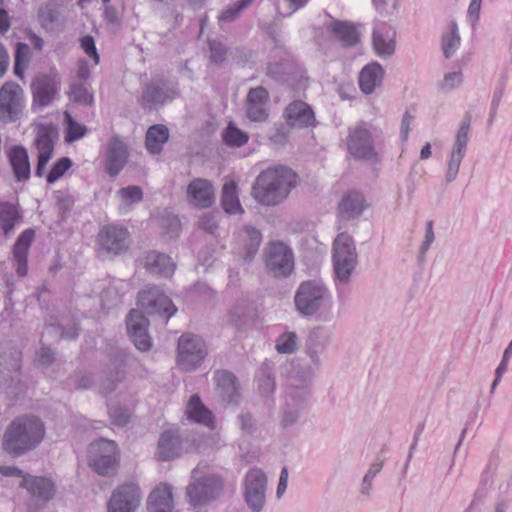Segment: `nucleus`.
<instances>
[{"label":"nucleus","instance_id":"nucleus-57","mask_svg":"<svg viewBox=\"0 0 512 512\" xmlns=\"http://www.w3.org/2000/svg\"><path fill=\"white\" fill-rule=\"evenodd\" d=\"M482 0H471L468 10H467V18L470 21L472 26L477 24L479 19V14L481 10Z\"/></svg>","mask_w":512,"mask_h":512},{"label":"nucleus","instance_id":"nucleus-19","mask_svg":"<svg viewBox=\"0 0 512 512\" xmlns=\"http://www.w3.org/2000/svg\"><path fill=\"white\" fill-rule=\"evenodd\" d=\"M128 160L127 145L118 137H113L107 144L105 152V170L110 176H116Z\"/></svg>","mask_w":512,"mask_h":512},{"label":"nucleus","instance_id":"nucleus-43","mask_svg":"<svg viewBox=\"0 0 512 512\" xmlns=\"http://www.w3.org/2000/svg\"><path fill=\"white\" fill-rule=\"evenodd\" d=\"M356 266V258H335L334 269L337 278L346 282Z\"/></svg>","mask_w":512,"mask_h":512},{"label":"nucleus","instance_id":"nucleus-58","mask_svg":"<svg viewBox=\"0 0 512 512\" xmlns=\"http://www.w3.org/2000/svg\"><path fill=\"white\" fill-rule=\"evenodd\" d=\"M434 239H435V234L433 231V222L428 221L426 223L424 240L420 247V252L422 254L427 253V251H428L429 247L431 246V244L433 243Z\"/></svg>","mask_w":512,"mask_h":512},{"label":"nucleus","instance_id":"nucleus-50","mask_svg":"<svg viewBox=\"0 0 512 512\" xmlns=\"http://www.w3.org/2000/svg\"><path fill=\"white\" fill-rule=\"evenodd\" d=\"M34 239L33 230H25L17 239L14 245V256H26L29 247Z\"/></svg>","mask_w":512,"mask_h":512},{"label":"nucleus","instance_id":"nucleus-11","mask_svg":"<svg viewBox=\"0 0 512 512\" xmlns=\"http://www.w3.org/2000/svg\"><path fill=\"white\" fill-rule=\"evenodd\" d=\"M347 146L350 154L356 158L376 159L371 133L365 123L358 124L350 130Z\"/></svg>","mask_w":512,"mask_h":512},{"label":"nucleus","instance_id":"nucleus-14","mask_svg":"<svg viewBox=\"0 0 512 512\" xmlns=\"http://www.w3.org/2000/svg\"><path fill=\"white\" fill-rule=\"evenodd\" d=\"M324 296L325 289L321 284L311 281L304 282L296 293L295 305L302 314L309 315L316 311Z\"/></svg>","mask_w":512,"mask_h":512},{"label":"nucleus","instance_id":"nucleus-21","mask_svg":"<svg viewBox=\"0 0 512 512\" xmlns=\"http://www.w3.org/2000/svg\"><path fill=\"white\" fill-rule=\"evenodd\" d=\"M269 94L263 87L250 89L246 100L247 117L254 122H262L268 118Z\"/></svg>","mask_w":512,"mask_h":512},{"label":"nucleus","instance_id":"nucleus-61","mask_svg":"<svg viewBox=\"0 0 512 512\" xmlns=\"http://www.w3.org/2000/svg\"><path fill=\"white\" fill-rule=\"evenodd\" d=\"M412 123H413V116L409 112H406L403 115V118L401 121V127H400V133H401L403 140H406L408 138Z\"/></svg>","mask_w":512,"mask_h":512},{"label":"nucleus","instance_id":"nucleus-38","mask_svg":"<svg viewBox=\"0 0 512 512\" xmlns=\"http://www.w3.org/2000/svg\"><path fill=\"white\" fill-rule=\"evenodd\" d=\"M64 124H65V141L72 143L85 136L87 129L84 125L75 121L70 113H64Z\"/></svg>","mask_w":512,"mask_h":512},{"label":"nucleus","instance_id":"nucleus-7","mask_svg":"<svg viewBox=\"0 0 512 512\" xmlns=\"http://www.w3.org/2000/svg\"><path fill=\"white\" fill-rule=\"evenodd\" d=\"M470 140V125L462 122L459 126L454 142L447 154L445 182L451 183L456 180L461 163L467 153V146Z\"/></svg>","mask_w":512,"mask_h":512},{"label":"nucleus","instance_id":"nucleus-24","mask_svg":"<svg viewBox=\"0 0 512 512\" xmlns=\"http://www.w3.org/2000/svg\"><path fill=\"white\" fill-rule=\"evenodd\" d=\"M184 451V442L176 431L167 430L160 436L157 457L161 461H169L179 457Z\"/></svg>","mask_w":512,"mask_h":512},{"label":"nucleus","instance_id":"nucleus-55","mask_svg":"<svg viewBox=\"0 0 512 512\" xmlns=\"http://www.w3.org/2000/svg\"><path fill=\"white\" fill-rule=\"evenodd\" d=\"M309 0H284V2H288V6L283 8L281 4H277L276 8L280 15L282 16H290L298 9L302 8L308 3Z\"/></svg>","mask_w":512,"mask_h":512},{"label":"nucleus","instance_id":"nucleus-18","mask_svg":"<svg viewBox=\"0 0 512 512\" xmlns=\"http://www.w3.org/2000/svg\"><path fill=\"white\" fill-rule=\"evenodd\" d=\"M266 482L265 474L259 469H252L246 475L245 498L255 511H259L264 504Z\"/></svg>","mask_w":512,"mask_h":512},{"label":"nucleus","instance_id":"nucleus-44","mask_svg":"<svg viewBox=\"0 0 512 512\" xmlns=\"http://www.w3.org/2000/svg\"><path fill=\"white\" fill-rule=\"evenodd\" d=\"M463 83V73L461 70L448 72L444 75L439 84V88L444 93H449L459 88Z\"/></svg>","mask_w":512,"mask_h":512},{"label":"nucleus","instance_id":"nucleus-4","mask_svg":"<svg viewBox=\"0 0 512 512\" xmlns=\"http://www.w3.org/2000/svg\"><path fill=\"white\" fill-rule=\"evenodd\" d=\"M1 473L2 487L9 484L8 480L4 481L3 478L14 477L20 487L27 489L32 497L40 501L46 502L54 496V484L48 478L25 476L21 470L10 466L2 467Z\"/></svg>","mask_w":512,"mask_h":512},{"label":"nucleus","instance_id":"nucleus-31","mask_svg":"<svg viewBox=\"0 0 512 512\" xmlns=\"http://www.w3.org/2000/svg\"><path fill=\"white\" fill-rule=\"evenodd\" d=\"M186 414L190 420L196 423L203 424L210 428L214 427V419L211 411L203 405L197 395L190 398L186 406Z\"/></svg>","mask_w":512,"mask_h":512},{"label":"nucleus","instance_id":"nucleus-56","mask_svg":"<svg viewBox=\"0 0 512 512\" xmlns=\"http://www.w3.org/2000/svg\"><path fill=\"white\" fill-rule=\"evenodd\" d=\"M112 423L117 426H124L130 420V415L121 408H110L109 410Z\"/></svg>","mask_w":512,"mask_h":512},{"label":"nucleus","instance_id":"nucleus-54","mask_svg":"<svg viewBox=\"0 0 512 512\" xmlns=\"http://www.w3.org/2000/svg\"><path fill=\"white\" fill-rule=\"evenodd\" d=\"M81 48L83 51L92 58L94 65H97L99 63L100 57L97 52L95 42L92 36L86 35L83 36L80 40Z\"/></svg>","mask_w":512,"mask_h":512},{"label":"nucleus","instance_id":"nucleus-28","mask_svg":"<svg viewBox=\"0 0 512 512\" xmlns=\"http://www.w3.org/2000/svg\"><path fill=\"white\" fill-rule=\"evenodd\" d=\"M7 154L16 180L26 182L31 172L27 150L21 146H14Z\"/></svg>","mask_w":512,"mask_h":512},{"label":"nucleus","instance_id":"nucleus-46","mask_svg":"<svg viewBox=\"0 0 512 512\" xmlns=\"http://www.w3.org/2000/svg\"><path fill=\"white\" fill-rule=\"evenodd\" d=\"M244 238L245 241L248 242L246 244L247 256L254 255L257 252L262 240V235L260 231L251 226H247L244 229Z\"/></svg>","mask_w":512,"mask_h":512},{"label":"nucleus","instance_id":"nucleus-52","mask_svg":"<svg viewBox=\"0 0 512 512\" xmlns=\"http://www.w3.org/2000/svg\"><path fill=\"white\" fill-rule=\"evenodd\" d=\"M296 347V335L292 332L284 333L277 341L276 349L279 353H292Z\"/></svg>","mask_w":512,"mask_h":512},{"label":"nucleus","instance_id":"nucleus-60","mask_svg":"<svg viewBox=\"0 0 512 512\" xmlns=\"http://www.w3.org/2000/svg\"><path fill=\"white\" fill-rule=\"evenodd\" d=\"M199 226L203 230L213 233L217 227V222H216L215 216L212 214L204 215L199 220Z\"/></svg>","mask_w":512,"mask_h":512},{"label":"nucleus","instance_id":"nucleus-23","mask_svg":"<svg viewBox=\"0 0 512 512\" xmlns=\"http://www.w3.org/2000/svg\"><path fill=\"white\" fill-rule=\"evenodd\" d=\"M331 37L345 46H353L359 42L360 31L356 25L347 21L331 20L325 25Z\"/></svg>","mask_w":512,"mask_h":512},{"label":"nucleus","instance_id":"nucleus-62","mask_svg":"<svg viewBox=\"0 0 512 512\" xmlns=\"http://www.w3.org/2000/svg\"><path fill=\"white\" fill-rule=\"evenodd\" d=\"M287 481H288V470L286 467H284L280 474L279 484L277 488V494L278 496H281L286 488H287Z\"/></svg>","mask_w":512,"mask_h":512},{"label":"nucleus","instance_id":"nucleus-40","mask_svg":"<svg viewBox=\"0 0 512 512\" xmlns=\"http://www.w3.org/2000/svg\"><path fill=\"white\" fill-rule=\"evenodd\" d=\"M223 139L225 143L233 147H241L248 142L247 133L237 128L234 124L229 123L223 132Z\"/></svg>","mask_w":512,"mask_h":512},{"label":"nucleus","instance_id":"nucleus-30","mask_svg":"<svg viewBox=\"0 0 512 512\" xmlns=\"http://www.w3.org/2000/svg\"><path fill=\"white\" fill-rule=\"evenodd\" d=\"M176 91L173 88H166L164 85H156L152 83L148 85L142 94V102L147 107H156L163 104L167 100L175 97Z\"/></svg>","mask_w":512,"mask_h":512},{"label":"nucleus","instance_id":"nucleus-1","mask_svg":"<svg viewBox=\"0 0 512 512\" xmlns=\"http://www.w3.org/2000/svg\"><path fill=\"white\" fill-rule=\"evenodd\" d=\"M297 176L285 166L270 167L261 172L252 188L254 199L266 206L283 202L296 186Z\"/></svg>","mask_w":512,"mask_h":512},{"label":"nucleus","instance_id":"nucleus-12","mask_svg":"<svg viewBox=\"0 0 512 512\" xmlns=\"http://www.w3.org/2000/svg\"><path fill=\"white\" fill-rule=\"evenodd\" d=\"M140 491L135 483L119 486L108 502V512H135L140 504Z\"/></svg>","mask_w":512,"mask_h":512},{"label":"nucleus","instance_id":"nucleus-8","mask_svg":"<svg viewBox=\"0 0 512 512\" xmlns=\"http://www.w3.org/2000/svg\"><path fill=\"white\" fill-rule=\"evenodd\" d=\"M206 356L202 339L196 335L183 334L178 341V365L185 371L194 370Z\"/></svg>","mask_w":512,"mask_h":512},{"label":"nucleus","instance_id":"nucleus-41","mask_svg":"<svg viewBox=\"0 0 512 512\" xmlns=\"http://www.w3.org/2000/svg\"><path fill=\"white\" fill-rule=\"evenodd\" d=\"M68 96L71 101L84 105H91L94 101L92 92L83 84L72 83Z\"/></svg>","mask_w":512,"mask_h":512},{"label":"nucleus","instance_id":"nucleus-13","mask_svg":"<svg viewBox=\"0 0 512 512\" xmlns=\"http://www.w3.org/2000/svg\"><path fill=\"white\" fill-rule=\"evenodd\" d=\"M372 45L379 57L389 58L396 49V29L388 22H375L372 33Z\"/></svg>","mask_w":512,"mask_h":512},{"label":"nucleus","instance_id":"nucleus-64","mask_svg":"<svg viewBox=\"0 0 512 512\" xmlns=\"http://www.w3.org/2000/svg\"><path fill=\"white\" fill-rule=\"evenodd\" d=\"M90 76V68L86 61H81L77 69V77L81 80H86Z\"/></svg>","mask_w":512,"mask_h":512},{"label":"nucleus","instance_id":"nucleus-51","mask_svg":"<svg viewBox=\"0 0 512 512\" xmlns=\"http://www.w3.org/2000/svg\"><path fill=\"white\" fill-rule=\"evenodd\" d=\"M254 0H238L235 4L229 6L219 17L220 22L233 21L246 7Z\"/></svg>","mask_w":512,"mask_h":512},{"label":"nucleus","instance_id":"nucleus-10","mask_svg":"<svg viewBox=\"0 0 512 512\" xmlns=\"http://www.w3.org/2000/svg\"><path fill=\"white\" fill-rule=\"evenodd\" d=\"M26 107L22 88L13 82L2 86V121L14 122L20 119Z\"/></svg>","mask_w":512,"mask_h":512},{"label":"nucleus","instance_id":"nucleus-53","mask_svg":"<svg viewBox=\"0 0 512 512\" xmlns=\"http://www.w3.org/2000/svg\"><path fill=\"white\" fill-rule=\"evenodd\" d=\"M289 245L283 241H271L266 249V256H292Z\"/></svg>","mask_w":512,"mask_h":512},{"label":"nucleus","instance_id":"nucleus-35","mask_svg":"<svg viewBox=\"0 0 512 512\" xmlns=\"http://www.w3.org/2000/svg\"><path fill=\"white\" fill-rule=\"evenodd\" d=\"M168 138L169 131L165 126L154 125L146 133V147L153 154L159 153Z\"/></svg>","mask_w":512,"mask_h":512},{"label":"nucleus","instance_id":"nucleus-32","mask_svg":"<svg viewBox=\"0 0 512 512\" xmlns=\"http://www.w3.org/2000/svg\"><path fill=\"white\" fill-rule=\"evenodd\" d=\"M461 45V37L458 25L450 21L446 26L441 39V47L445 58H451Z\"/></svg>","mask_w":512,"mask_h":512},{"label":"nucleus","instance_id":"nucleus-29","mask_svg":"<svg viewBox=\"0 0 512 512\" xmlns=\"http://www.w3.org/2000/svg\"><path fill=\"white\" fill-rule=\"evenodd\" d=\"M366 207L364 196L357 191H351L339 203V212L343 218L352 219L361 215Z\"/></svg>","mask_w":512,"mask_h":512},{"label":"nucleus","instance_id":"nucleus-37","mask_svg":"<svg viewBox=\"0 0 512 512\" xmlns=\"http://www.w3.org/2000/svg\"><path fill=\"white\" fill-rule=\"evenodd\" d=\"M266 268L272 277H286L294 269L293 258H266Z\"/></svg>","mask_w":512,"mask_h":512},{"label":"nucleus","instance_id":"nucleus-27","mask_svg":"<svg viewBox=\"0 0 512 512\" xmlns=\"http://www.w3.org/2000/svg\"><path fill=\"white\" fill-rule=\"evenodd\" d=\"M285 114L288 124L292 127H309L315 123L313 110L302 101H295L289 104Z\"/></svg>","mask_w":512,"mask_h":512},{"label":"nucleus","instance_id":"nucleus-15","mask_svg":"<svg viewBox=\"0 0 512 512\" xmlns=\"http://www.w3.org/2000/svg\"><path fill=\"white\" fill-rule=\"evenodd\" d=\"M186 199L192 207L208 208L215 201V188L209 180L195 178L187 186Z\"/></svg>","mask_w":512,"mask_h":512},{"label":"nucleus","instance_id":"nucleus-17","mask_svg":"<svg viewBox=\"0 0 512 512\" xmlns=\"http://www.w3.org/2000/svg\"><path fill=\"white\" fill-rule=\"evenodd\" d=\"M126 324L128 335L136 348L140 351H148L152 343L147 332L149 326L147 318L141 312L133 309L127 317Z\"/></svg>","mask_w":512,"mask_h":512},{"label":"nucleus","instance_id":"nucleus-45","mask_svg":"<svg viewBox=\"0 0 512 512\" xmlns=\"http://www.w3.org/2000/svg\"><path fill=\"white\" fill-rule=\"evenodd\" d=\"M18 208L12 203H2V229L7 232L19 220Z\"/></svg>","mask_w":512,"mask_h":512},{"label":"nucleus","instance_id":"nucleus-26","mask_svg":"<svg viewBox=\"0 0 512 512\" xmlns=\"http://www.w3.org/2000/svg\"><path fill=\"white\" fill-rule=\"evenodd\" d=\"M147 509L149 512H173L174 498L170 485L160 483L149 495Z\"/></svg>","mask_w":512,"mask_h":512},{"label":"nucleus","instance_id":"nucleus-59","mask_svg":"<svg viewBox=\"0 0 512 512\" xmlns=\"http://www.w3.org/2000/svg\"><path fill=\"white\" fill-rule=\"evenodd\" d=\"M210 51H211V59L214 62H222L225 56V48L224 46L216 41H211L209 43Z\"/></svg>","mask_w":512,"mask_h":512},{"label":"nucleus","instance_id":"nucleus-42","mask_svg":"<svg viewBox=\"0 0 512 512\" xmlns=\"http://www.w3.org/2000/svg\"><path fill=\"white\" fill-rule=\"evenodd\" d=\"M71 167L72 160L70 158L62 157L58 159L46 174V181L49 184L57 182Z\"/></svg>","mask_w":512,"mask_h":512},{"label":"nucleus","instance_id":"nucleus-36","mask_svg":"<svg viewBox=\"0 0 512 512\" xmlns=\"http://www.w3.org/2000/svg\"><path fill=\"white\" fill-rule=\"evenodd\" d=\"M215 381L221 395L232 399L238 389V383L235 376L228 371H217L215 374Z\"/></svg>","mask_w":512,"mask_h":512},{"label":"nucleus","instance_id":"nucleus-63","mask_svg":"<svg viewBox=\"0 0 512 512\" xmlns=\"http://www.w3.org/2000/svg\"><path fill=\"white\" fill-rule=\"evenodd\" d=\"M38 360L43 365H48L53 361V353L48 348H42L38 353Z\"/></svg>","mask_w":512,"mask_h":512},{"label":"nucleus","instance_id":"nucleus-39","mask_svg":"<svg viewBox=\"0 0 512 512\" xmlns=\"http://www.w3.org/2000/svg\"><path fill=\"white\" fill-rule=\"evenodd\" d=\"M333 256H354L356 254L355 243L347 233H340L333 243Z\"/></svg>","mask_w":512,"mask_h":512},{"label":"nucleus","instance_id":"nucleus-2","mask_svg":"<svg viewBox=\"0 0 512 512\" xmlns=\"http://www.w3.org/2000/svg\"><path fill=\"white\" fill-rule=\"evenodd\" d=\"M44 434V425L37 417L17 418L5 432V449L17 455L24 453L35 448Z\"/></svg>","mask_w":512,"mask_h":512},{"label":"nucleus","instance_id":"nucleus-25","mask_svg":"<svg viewBox=\"0 0 512 512\" xmlns=\"http://www.w3.org/2000/svg\"><path fill=\"white\" fill-rule=\"evenodd\" d=\"M385 75L384 68L378 62L365 65L358 77L359 88L364 94H372L382 85Z\"/></svg>","mask_w":512,"mask_h":512},{"label":"nucleus","instance_id":"nucleus-20","mask_svg":"<svg viewBox=\"0 0 512 512\" xmlns=\"http://www.w3.org/2000/svg\"><path fill=\"white\" fill-rule=\"evenodd\" d=\"M99 242L106 252L119 254L127 248L129 244V234L127 229L117 225H111L101 230Z\"/></svg>","mask_w":512,"mask_h":512},{"label":"nucleus","instance_id":"nucleus-49","mask_svg":"<svg viewBox=\"0 0 512 512\" xmlns=\"http://www.w3.org/2000/svg\"><path fill=\"white\" fill-rule=\"evenodd\" d=\"M150 271L163 277H170L175 270V265L171 262V258H154V262L150 264Z\"/></svg>","mask_w":512,"mask_h":512},{"label":"nucleus","instance_id":"nucleus-6","mask_svg":"<svg viewBox=\"0 0 512 512\" xmlns=\"http://www.w3.org/2000/svg\"><path fill=\"white\" fill-rule=\"evenodd\" d=\"M58 139V133L54 126L48 124H38L36 126V135L34 145L37 150V165L35 175L43 177L46 166L54 155V148Z\"/></svg>","mask_w":512,"mask_h":512},{"label":"nucleus","instance_id":"nucleus-33","mask_svg":"<svg viewBox=\"0 0 512 512\" xmlns=\"http://www.w3.org/2000/svg\"><path fill=\"white\" fill-rule=\"evenodd\" d=\"M116 197L119 201L120 212L125 214L128 213L135 204L141 202L143 192L139 186L132 185L118 190Z\"/></svg>","mask_w":512,"mask_h":512},{"label":"nucleus","instance_id":"nucleus-3","mask_svg":"<svg viewBox=\"0 0 512 512\" xmlns=\"http://www.w3.org/2000/svg\"><path fill=\"white\" fill-rule=\"evenodd\" d=\"M207 465L199 464L192 472L193 482L187 488V495L193 506L204 505L216 498L223 487L220 477L208 473Z\"/></svg>","mask_w":512,"mask_h":512},{"label":"nucleus","instance_id":"nucleus-34","mask_svg":"<svg viewBox=\"0 0 512 512\" xmlns=\"http://www.w3.org/2000/svg\"><path fill=\"white\" fill-rule=\"evenodd\" d=\"M222 207L226 213L241 214L242 206L239 202L237 186L234 181H227L222 189Z\"/></svg>","mask_w":512,"mask_h":512},{"label":"nucleus","instance_id":"nucleus-22","mask_svg":"<svg viewBox=\"0 0 512 512\" xmlns=\"http://www.w3.org/2000/svg\"><path fill=\"white\" fill-rule=\"evenodd\" d=\"M38 21L46 31H58L65 27L67 15L60 5L49 2L39 8Z\"/></svg>","mask_w":512,"mask_h":512},{"label":"nucleus","instance_id":"nucleus-9","mask_svg":"<svg viewBox=\"0 0 512 512\" xmlns=\"http://www.w3.org/2000/svg\"><path fill=\"white\" fill-rule=\"evenodd\" d=\"M137 305L148 315H159L167 319L176 312L172 301L157 287H149L138 295Z\"/></svg>","mask_w":512,"mask_h":512},{"label":"nucleus","instance_id":"nucleus-48","mask_svg":"<svg viewBox=\"0 0 512 512\" xmlns=\"http://www.w3.org/2000/svg\"><path fill=\"white\" fill-rule=\"evenodd\" d=\"M372 4L379 15L389 17L398 12L401 0H372Z\"/></svg>","mask_w":512,"mask_h":512},{"label":"nucleus","instance_id":"nucleus-47","mask_svg":"<svg viewBox=\"0 0 512 512\" xmlns=\"http://www.w3.org/2000/svg\"><path fill=\"white\" fill-rule=\"evenodd\" d=\"M29 59V47L26 44L18 43L15 56L14 72L19 78L24 77V70Z\"/></svg>","mask_w":512,"mask_h":512},{"label":"nucleus","instance_id":"nucleus-16","mask_svg":"<svg viewBox=\"0 0 512 512\" xmlns=\"http://www.w3.org/2000/svg\"><path fill=\"white\" fill-rule=\"evenodd\" d=\"M61 81L57 75L38 76L31 85L34 105L48 106L60 90Z\"/></svg>","mask_w":512,"mask_h":512},{"label":"nucleus","instance_id":"nucleus-5","mask_svg":"<svg viewBox=\"0 0 512 512\" xmlns=\"http://www.w3.org/2000/svg\"><path fill=\"white\" fill-rule=\"evenodd\" d=\"M119 461L114 441L100 439L90 446L89 465L99 475L107 476L116 471Z\"/></svg>","mask_w":512,"mask_h":512}]
</instances>
